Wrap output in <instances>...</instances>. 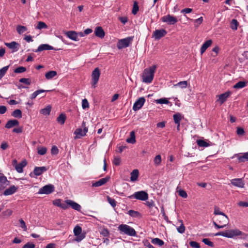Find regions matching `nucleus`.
Listing matches in <instances>:
<instances>
[{
    "mask_svg": "<svg viewBox=\"0 0 248 248\" xmlns=\"http://www.w3.org/2000/svg\"><path fill=\"white\" fill-rule=\"evenodd\" d=\"M156 65H153L152 66L144 70L142 74V81L146 83H150L153 80L154 74L156 69Z\"/></svg>",
    "mask_w": 248,
    "mask_h": 248,
    "instance_id": "nucleus-1",
    "label": "nucleus"
},
{
    "mask_svg": "<svg viewBox=\"0 0 248 248\" xmlns=\"http://www.w3.org/2000/svg\"><path fill=\"white\" fill-rule=\"evenodd\" d=\"M226 231V237L232 238L236 236H239V238L243 240H246L248 237V234L241 231L239 229H231L227 230Z\"/></svg>",
    "mask_w": 248,
    "mask_h": 248,
    "instance_id": "nucleus-2",
    "label": "nucleus"
},
{
    "mask_svg": "<svg viewBox=\"0 0 248 248\" xmlns=\"http://www.w3.org/2000/svg\"><path fill=\"white\" fill-rule=\"evenodd\" d=\"M118 229L121 234H126L130 236H135L137 235L135 229L126 224L120 225L118 227Z\"/></svg>",
    "mask_w": 248,
    "mask_h": 248,
    "instance_id": "nucleus-3",
    "label": "nucleus"
},
{
    "mask_svg": "<svg viewBox=\"0 0 248 248\" xmlns=\"http://www.w3.org/2000/svg\"><path fill=\"white\" fill-rule=\"evenodd\" d=\"M217 221L218 222L219 224L217 223V222L213 221V223L214 225L217 229H221L223 228L227 225H228L229 219L227 216L226 215L225 216L218 217L217 219Z\"/></svg>",
    "mask_w": 248,
    "mask_h": 248,
    "instance_id": "nucleus-4",
    "label": "nucleus"
},
{
    "mask_svg": "<svg viewBox=\"0 0 248 248\" xmlns=\"http://www.w3.org/2000/svg\"><path fill=\"white\" fill-rule=\"evenodd\" d=\"M134 37H128L120 39L117 44L118 49H121L128 47L133 41Z\"/></svg>",
    "mask_w": 248,
    "mask_h": 248,
    "instance_id": "nucleus-5",
    "label": "nucleus"
},
{
    "mask_svg": "<svg viewBox=\"0 0 248 248\" xmlns=\"http://www.w3.org/2000/svg\"><path fill=\"white\" fill-rule=\"evenodd\" d=\"M82 127L83 128L82 130L80 128H77L74 132V134L76 135L75 139H80L82 137H84L86 135L88 132V128L86 126V122L83 121L82 123Z\"/></svg>",
    "mask_w": 248,
    "mask_h": 248,
    "instance_id": "nucleus-6",
    "label": "nucleus"
},
{
    "mask_svg": "<svg viewBox=\"0 0 248 248\" xmlns=\"http://www.w3.org/2000/svg\"><path fill=\"white\" fill-rule=\"evenodd\" d=\"M73 232L76 236L75 240L78 242L81 241L85 237V234L81 233V227L78 225L75 227Z\"/></svg>",
    "mask_w": 248,
    "mask_h": 248,
    "instance_id": "nucleus-7",
    "label": "nucleus"
},
{
    "mask_svg": "<svg viewBox=\"0 0 248 248\" xmlns=\"http://www.w3.org/2000/svg\"><path fill=\"white\" fill-rule=\"evenodd\" d=\"M130 199H136L137 200L145 201L148 198L147 192L144 191H140L135 192L133 195L129 197Z\"/></svg>",
    "mask_w": 248,
    "mask_h": 248,
    "instance_id": "nucleus-8",
    "label": "nucleus"
},
{
    "mask_svg": "<svg viewBox=\"0 0 248 248\" xmlns=\"http://www.w3.org/2000/svg\"><path fill=\"white\" fill-rule=\"evenodd\" d=\"M55 187L53 185L49 184L46 185L39 189L38 193L39 194H49L53 192Z\"/></svg>",
    "mask_w": 248,
    "mask_h": 248,
    "instance_id": "nucleus-9",
    "label": "nucleus"
},
{
    "mask_svg": "<svg viewBox=\"0 0 248 248\" xmlns=\"http://www.w3.org/2000/svg\"><path fill=\"white\" fill-rule=\"evenodd\" d=\"M100 76V71L99 68H95L92 73V86L93 88H95L97 83L99 77Z\"/></svg>",
    "mask_w": 248,
    "mask_h": 248,
    "instance_id": "nucleus-10",
    "label": "nucleus"
},
{
    "mask_svg": "<svg viewBox=\"0 0 248 248\" xmlns=\"http://www.w3.org/2000/svg\"><path fill=\"white\" fill-rule=\"evenodd\" d=\"M161 20L163 22L167 23L169 25H174L177 22V18L170 15L162 17Z\"/></svg>",
    "mask_w": 248,
    "mask_h": 248,
    "instance_id": "nucleus-11",
    "label": "nucleus"
},
{
    "mask_svg": "<svg viewBox=\"0 0 248 248\" xmlns=\"http://www.w3.org/2000/svg\"><path fill=\"white\" fill-rule=\"evenodd\" d=\"M145 102V99L144 97H140L134 103L133 106V109L135 111L139 110L142 107Z\"/></svg>",
    "mask_w": 248,
    "mask_h": 248,
    "instance_id": "nucleus-12",
    "label": "nucleus"
},
{
    "mask_svg": "<svg viewBox=\"0 0 248 248\" xmlns=\"http://www.w3.org/2000/svg\"><path fill=\"white\" fill-rule=\"evenodd\" d=\"M10 184V182L2 173H0V190L5 189Z\"/></svg>",
    "mask_w": 248,
    "mask_h": 248,
    "instance_id": "nucleus-13",
    "label": "nucleus"
},
{
    "mask_svg": "<svg viewBox=\"0 0 248 248\" xmlns=\"http://www.w3.org/2000/svg\"><path fill=\"white\" fill-rule=\"evenodd\" d=\"M167 31L164 29L156 30L153 32V37L156 40H159L167 34Z\"/></svg>",
    "mask_w": 248,
    "mask_h": 248,
    "instance_id": "nucleus-14",
    "label": "nucleus"
},
{
    "mask_svg": "<svg viewBox=\"0 0 248 248\" xmlns=\"http://www.w3.org/2000/svg\"><path fill=\"white\" fill-rule=\"evenodd\" d=\"M236 157L239 162H245L246 161H248V152L246 153H241L234 155L233 157Z\"/></svg>",
    "mask_w": 248,
    "mask_h": 248,
    "instance_id": "nucleus-15",
    "label": "nucleus"
},
{
    "mask_svg": "<svg viewBox=\"0 0 248 248\" xmlns=\"http://www.w3.org/2000/svg\"><path fill=\"white\" fill-rule=\"evenodd\" d=\"M4 44L9 48L12 50V52L17 51L20 47V45L15 41H13L11 43H5Z\"/></svg>",
    "mask_w": 248,
    "mask_h": 248,
    "instance_id": "nucleus-16",
    "label": "nucleus"
},
{
    "mask_svg": "<svg viewBox=\"0 0 248 248\" xmlns=\"http://www.w3.org/2000/svg\"><path fill=\"white\" fill-rule=\"evenodd\" d=\"M65 203L70 205L73 209L78 211H80L81 207L78 203L70 200H67L65 201Z\"/></svg>",
    "mask_w": 248,
    "mask_h": 248,
    "instance_id": "nucleus-17",
    "label": "nucleus"
},
{
    "mask_svg": "<svg viewBox=\"0 0 248 248\" xmlns=\"http://www.w3.org/2000/svg\"><path fill=\"white\" fill-rule=\"evenodd\" d=\"M232 94V92L230 91H228L225 92L224 93L221 94L219 95L218 99L217 101H219L220 104L221 105L224 103L229 97V96Z\"/></svg>",
    "mask_w": 248,
    "mask_h": 248,
    "instance_id": "nucleus-18",
    "label": "nucleus"
},
{
    "mask_svg": "<svg viewBox=\"0 0 248 248\" xmlns=\"http://www.w3.org/2000/svg\"><path fill=\"white\" fill-rule=\"evenodd\" d=\"M18 189V187L14 185L11 186L9 188L6 189L3 193V195L8 196L11 195L16 193Z\"/></svg>",
    "mask_w": 248,
    "mask_h": 248,
    "instance_id": "nucleus-19",
    "label": "nucleus"
},
{
    "mask_svg": "<svg viewBox=\"0 0 248 248\" xmlns=\"http://www.w3.org/2000/svg\"><path fill=\"white\" fill-rule=\"evenodd\" d=\"M54 49V47L48 44H41L36 50H34L35 52H41L43 50H49Z\"/></svg>",
    "mask_w": 248,
    "mask_h": 248,
    "instance_id": "nucleus-20",
    "label": "nucleus"
},
{
    "mask_svg": "<svg viewBox=\"0 0 248 248\" xmlns=\"http://www.w3.org/2000/svg\"><path fill=\"white\" fill-rule=\"evenodd\" d=\"M109 177H106L105 178H102L97 181L92 183V186L93 187H98L102 186L105 184L109 180Z\"/></svg>",
    "mask_w": 248,
    "mask_h": 248,
    "instance_id": "nucleus-21",
    "label": "nucleus"
},
{
    "mask_svg": "<svg viewBox=\"0 0 248 248\" xmlns=\"http://www.w3.org/2000/svg\"><path fill=\"white\" fill-rule=\"evenodd\" d=\"M212 44V41L211 39L205 41L202 46L200 49L201 54L202 55L203 53L206 51L207 48L209 47Z\"/></svg>",
    "mask_w": 248,
    "mask_h": 248,
    "instance_id": "nucleus-22",
    "label": "nucleus"
},
{
    "mask_svg": "<svg viewBox=\"0 0 248 248\" xmlns=\"http://www.w3.org/2000/svg\"><path fill=\"white\" fill-rule=\"evenodd\" d=\"M231 184L238 187L242 188L244 186V183L242 179H233L231 180Z\"/></svg>",
    "mask_w": 248,
    "mask_h": 248,
    "instance_id": "nucleus-23",
    "label": "nucleus"
},
{
    "mask_svg": "<svg viewBox=\"0 0 248 248\" xmlns=\"http://www.w3.org/2000/svg\"><path fill=\"white\" fill-rule=\"evenodd\" d=\"M94 33L96 36L103 38L105 36V32L101 27H97L95 28Z\"/></svg>",
    "mask_w": 248,
    "mask_h": 248,
    "instance_id": "nucleus-24",
    "label": "nucleus"
},
{
    "mask_svg": "<svg viewBox=\"0 0 248 248\" xmlns=\"http://www.w3.org/2000/svg\"><path fill=\"white\" fill-rule=\"evenodd\" d=\"M19 124V122L17 120H10L7 122L5 127L9 129L15 126H18Z\"/></svg>",
    "mask_w": 248,
    "mask_h": 248,
    "instance_id": "nucleus-25",
    "label": "nucleus"
},
{
    "mask_svg": "<svg viewBox=\"0 0 248 248\" xmlns=\"http://www.w3.org/2000/svg\"><path fill=\"white\" fill-rule=\"evenodd\" d=\"M66 35L69 39L72 40H78V34L75 31H68L66 33Z\"/></svg>",
    "mask_w": 248,
    "mask_h": 248,
    "instance_id": "nucleus-26",
    "label": "nucleus"
},
{
    "mask_svg": "<svg viewBox=\"0 0 248 248\" xmlns=\"http://www.w3.org/2000/svg\"><path fill=\"white\" fill-rule=\"evenodd\" d=\"M197 143L199 146L201 147H207L211 145L210 142H207L206 141L202 140H198Z\"/></svg>",
    "mask_w": 248,
    "mask_h": 248,
    "instance_id": "nucleus-27",
    "label": "nucleus"
},
{
    "mask_svg": "<svg viewBox=\"0 0 248 248\" xmlns=\"http://www.w3.org/2000/svg\"><path fill=\"white\" fill-rule=\"evenodd\" d=\"M127 214L132 217L140 218L141 217V215L140 212L133 210H129Z\"/></svg>",
    "mask_w": 248,
    "mask_h": 248,
    "instance_id": "nucleus-28",
    "label": "nucleus"
},
{
    "mask_svg": "<svg viewBox=\"0 0 248 248\" xmlns=\"http://www.w3.org/2000/svg\"><path fill=\"white\" fill-rule=\"evenodd\" d=\"M51 107L50 106H47L45 108L41 109L40 111V113L44 115H48L51 112Z\"/></svg>",
    "mask_w": 248,
    "mask_h": 248,
    "instance_id": "nucleus-29",
    "label": "nucleus"
},
{
    "mask_svg": "<svg viewBox=\"0 0 248 248\" xmlns=\"http://www.w3.org/2000/svg\"><path fill=\"white\" fill-rule=\"evenodd\" d=\"M27 164V162L26 160H23L21 161V162L18 164V165H16V170H22L23 169L24 167H25Z\"/></svg>",
    "mask_w": 248,
    "mask_h": 248,
    "instance_id": "nucleus-30",
    "label": "nucleus"
},
{
    "mask_svg": "<svg viewBox=\"0 0 248 248\" xmlns=\"http://www.w3.org/2000/svg\"><path fill=\"white\" fill-rule=\"evenodd\" d=\"M130 137L126 139V142L132 144L135 143L136 141L134 131H131L130 133Z\"/></svg>",
    "mask_w": 248,
    "mask_h": 248,
    "instance_id": "nucleus-31",
    "label": "nucleus"
},
{
    "mask_svg": "<svg viewBox=\"0 0 248 248\" xmlns=\"http://www.w3.org/2000/svg\"><path fill=\"white\" fill-rule=\"evenodd\" d=\"M48 92V90H42V89L37 90V91H35L34 93H33L31 95L30 98L31 99H34L36 97V96L38 95H39L41 93H45V92Z\"/></svg>",
    "mask_w": 248,
    "mask_h": 248,
    "instance_id": "nucleus-32",
    "label": "nucleus"
},
{
    "mask_svg": "<svg viewBox=\"0 0 248 248\" xmlns=\"http://www.w3.org/2000/svg\"><path fill=\"white\" fill-rule=\"evenodd\" d=\"M57 75V72L55 71H50L45 74V77L47 79H51Z\"/></svg>",
    "mask_w": 248,
    "mask_h": 248,
    "instance_id": "nucleus-33",
    "label": "nucleus"
},
{
    "mask_svg": "<svg viewBox=\"0 0 248 248\" xmlns=\"http://www.w3.org/2000/svg\"><path fill=\"white\" fill-rule=\"evenodd\" d=\"M139 171H131L130 173V181L133 182H135L137 181L138 177L139 176Z\"/></svg>",
    "mask_w": 248,
    "mask_h": 248,
    "instance_id": "nucleus-34",
    "label": "nucleus"
},
{
    "mask_svg": "<svg viewBox=\"0 0 248 248\" xmlns=\"http://www.w3.org/2000/svg\"><path fill=\"white\" fill-rule=\"evenodd\" d=\"M151 242L153 244L158 245L160 247L163 246L164 244V242L163 240L158 238H155L152 239L151 240Z\"/></svg>",
    "mask_w": 248,
    "mask_h": 248,
    "instance_id": "nucleus-35",
    "label": "nucleus"
},
{
    "mask_svg": "<svg viewBox=\"0 0 248 248\" xmlns=\"http://www.w3.org/2000/svg\"><path fill=\"white\" fill-rule=\"evenodd\" d=\"M174 122L175 124L180 123V121L182 120L183 116L179 113H177L173 116Z\"/></svg>",
    "mask_w": 248,
    "mask_h": 248,
    "instance_id": "nucleus-36",
    "label": "nucleus"
},
{
    "mask_svg": "<svg viewBox=\"0 0 248 248\" xmlns=\"http://www.w3.org/2000/svg\"><path fill=\"white\" fill-rule=\"evenodd\" d=\"M27 31V28L21 25H17L16 27V31L18 34H21Z\"/></svg>",
    "mask_w": 248,
    "mask_h": 248,
    "instance_id": "nucleus-37",
    "label": "nucleus"
},
{
    "mask_svg": "<svg viewBox=\"0 0 248 248\" xmlns=\"http://www.w3.org/2000/svg\"><path fill=\"white\" fill-rule=\"evenodd\" d=\"M178 221L181 223V225L179 227L177 228V230L180 233H183L186 230L185 226L183 223L182 220L180 219Z\"/></svg>",
    "mask_w": 248,
    "mask_h": 248,
    "instance_id": "nucleus-38",
    "label": "nucleus"
},
{
    "mask_svg": "<svg viewBox=\"0 0 248 248\" xmlns=\"http://www.w3.org/2000/svg\"><path fill=\"white\" fill-rule=\"evenodd\" d=\"M66 120L65 115L62 113L57 118V122L61 124H63Z\"/></svg>",
    "mask_w": 248,
    "mask_h": 248,
    "instance_id": "nucleus-39",
    "label": "nucleus"
},
{
    "mask_svg": "<svg viewBox=\"0 0 248 248\" xmlns=\"http://www.w3.org/2000/svg\"><path fill=\"white\" fill-rule=\"evenodd\" d=\"M12 116L15 118H21L22 117V112L20 109H16L12 112Z\"/></svg>",
    "mask_w": 248,
    "mask_h": 248,
    "instance_id": "nucleus-40",
    "label": "nucleus"
},
{
    "mask_svg": "<svg viewBox=\"0 0 248 248\" xmlns=\"http://www.w3.org/2000/svg\"><path fill=\"white\" fill-rule=\"evenodd\" d=\"M187 86V82L186 81H180L173 85L174 87H179L182 89L186 88Z\"/></svg>",
    "mask_w": 248,
    "mask_h": 248,
    "instance_id": "nucleus-41",
    "label": "nucleus"
},
{
    "mask_svg": "<svg viewBox=\"0 0 248 248\" xmlns=\"http://www.w3.org/2000/svg\"><path fill=\"white\" fill-rule=\"evenodd\" d=\"M246 86V83L245 81H239L233 86V88L235 89H241Z\"/></svg>",
    "mask_w": 248,
    "mask_h": 248,
    "instance_id": "nucleus-42",
    "label": "nucleus"
},
{
    "mask_svg": "<svg viewBox=\"0 0 248 248\" xmlns=\"http://www.w3.org/2000/svg\"><path fill=\"white\" fill-rule=\"evenodd\" d=\"M155 102L156 104H168L170 103L166 98H161L160 99H156L155 100Z\"/></svg>",
    "mask_w": 248,
    "mask_h": 248,
    "instance_id": "nucleus-43",
    "label": "nucleus"
},
{
    "mask_svg": "<svg viewBox=\"0 0 248 248\" xmlns=\"http://www.w3.org/2000/svg\"><path fill=\"white\" fill-rule=\"evenodd\" d=\"M9 68V66H6L0 69V79H1L6 73Z\"/></svg>",
    "mask_w": 248,
    "mask_h": 248,
    "instance_id": "nucleus-44",
    "label": "nucleus"
},
{
    "mask_svg": "<svg viewBox=\"0 0 248 248\" xmlns=\"http://www.w3.org/2000/svg\"><path fill=\"white\" fill-rule=\"evenodd\" d=\"M47 28V26L46 24L42 21H39L38 23L37 26L36 27V29L38 30H41L43 29H46Z\"/></svg>",
    "mask_w": 248,
    "mask_h": 248,
    "instance_id": "nucleus-45",
    "label": "nucleus"
},
{
    "mask_svg": "<svg viewBox=\"0 0 248 248\" xmlns=\"http://www.w3.org/2000/svg\"><path fill=\"white\" fill-rule=\"evenodd\" d=\"M161 156L160 155H158L155 156L154 159V162L155 165L158 166L160 164L161 162Z\"/></svg>",
    "mask_w": 248,
    "mask_h": 248,
    "instance_id": "nucleus-46",
    "label": "nucleus"
},
{
    "mask_svg": "<svg viewBox=\"0 0 248 248\" xmlns=\"http://www.w3.org/2000/svg\"><path fill=\"white\" fill-rule=\"evenodd\" d=\"M139 7L138 6V3L137 1H134L133 6V9L132 10V13L135 15L137 14L138 11H139Z\"/></svg>",
    "mask_w": 248,
    "mask_h": 248,
    "instance_id": "nucleus-47",
    "label": "nucleus"
},
{
    "mask_svg": "<svg viewBox=\"0 0 248 248\" xmlns=\"http://www.w3.org/2000/svg\"><path fill=\"white\" fill-rule=\"evenodd\" d=\"M145 204L149 208L151 209L155 208L156 210H157V208L155 206V202L153 200L147 201Z\"/></svg>",
    "mask_w": 248,
    "mask_h": 248,
    "instance_id": "nucleus-48",
    "label": "nucleus"
},
{
    "mask_svg": "<svg viewBox=\"0 0 248 248\" xmlns=\"http://www.w3.org/2000/svg\"><path fill=\"white\" fill-rule=\"evenodd\" d=\"M238 23L236 19H232L231 23V28L233 30H236L237 29Z\"/></svg>",
    "mask_w": 248,
    "mask_h": 248,
    "instance_id": "nucleus-49",
    "label": "nucleus"
},
{
    "mask_svg": "<svg viewBox=\"0 0 248 248\" xmlns=\"http://www.w3.org/2000/svg\"><path fill=\"white\" fill-rule=\"evenodd\" d=\"M107 201L108 202V203L113 207H115L116 206V201L114 199H112V198L109 197V196H108L107 197Z\"/></svg>",
    "mask_w": 248,
    "mask_h": 248,
    "instance_id": "nucleus-50",
    "label": "nucleus"
},
{
    "mask_svg": "<svg viewBox=\"0 0 248 248\" xmlns=\"http://www.w3.org/2000/svg\"><path fill=\"white\" fill-rule=\"evenodd\" d=\"M26 70V68L23 66H19L16 68L14 70L16 73H21L24 72Z\"/></svg>",
    "mask_w": 248,
    "mask_h": 248,
    "instance_id": "nucleus-51",
    "label": "nucleus"
},
{
    "mask_svg": "<svg viewBox=\"0 0 248 248\" xmlns=\"http://www.w3.org/2000/svg\"><path fill=\"white\" fill-rule=\"evenodd\" d=\"M202 242H203L205 245H208L211 247H213L214 245V243L210 241V240L208 238H204L202 240Z\"/></svg>",
    "mask_w": 248,
    "mask_h": 248,
    "instance_id": "nucleus-52",
    "label": "nucleus"
},
{
    "mask_svg": "<svg viewBox=\"0 0 248 248\" xmlns=\"http://www.w3.org/2000/svg\"><path fill=\"white\" fill-rule=\"evenodd\" d=\"M19 221L20 224V227L22 228L24 231H26L27 230V227L25 221L22 218L19 219Z\"/></svg>",
    "mask_w": 248,
    "mask_h": 248,
    "instance_id": "nucleus-53",
    "label": "nucleus"
},
{
    "mask_svg": "<svg viewBox=\"0 0 248 248\" xmlns=\"http://www.w3.org/2000/svg\"><path fill=\"white\" fill-rule=\"evenodd\" d=\"M214 214L215 215H221L222 216L226 215L224 213L220 211L219 208L217 207H215Z\"/></svg>",
    "mask_w": 248,
    "mask_h": 248,
    "instance_id": "nucleus-54",
    "label": "nucleus"
},
{
    "mask_svg": "<svg viewBox=\"0 0 248 248\" xmlns=\"http://www.w3.org/2000/svg\"><path fill=\"white\" fill-rule=\"evenodd\" d=\"M19 82L25 84L27 85H29L31 84V80L29 78H22L19 79Z\"/></svg>",
    "mask_w": 248,
    "mask_h": 248,
    "instance_id": "nucleus-55",
    "label": "nucleus"
},
{
    "mask_svg": "<svg viewBox=\"0 0 248 248\" xmlns=\"http://www.w3.org/2000/svg\"><path fill=\"white\" fill-rule=\"evenodd\" d=\"M46 148L43 147L38 149L37 153L40 155H44L46 153Z\"/></svg>",
    "mask_w": 248,
    "mask_h": 248,
    "instance_id": "nucleus-56",
    "label": "nucleus"
},
{
    "mask_svg": "<svg viewBox=\"0 0 248 248\" xmlns=\"http://www.w3.org/2000/svg\"><path fill=\"white\" fill-rule=\"evenodd\" d=\"M82 107L83 109L89 108V105L88 100L86 99H84L82 101Z\"/></svg>",
    "mask_w": 248,
    "mask_h": 248,
    "instance_id": "nucleus-57",
    "label": "nucleus"
},
{
    "mask_svg": "<svg viewBox=\"0 0 248 248\" xmlns=\"http://www.w3.org/2000/svg\"><path fill=\"white\" fill-rule=\"evenodd\" d=\"M178 193L180 196H181L182 198H186L187 197V194L184 190L180 189L178 190Z\"/></svg>",
    "mask_w": 248,
    "mask_h": 248,
    "instance_id": "nucleus-58",
    "label": "nucleus"
},
{
    "mask_svg": "<svg viewBox=\"0 0 248 248\" xmlns=\"http://www.w3.org/2000/svg\"><path fill=\"white\" fill-rule=\"evenodd\" d=\"M43 171H31L30 173V176L31 177H36L42 174Z\"/></svg>",
    "mask_w": 248,
    "mask_h": 248,
    "instance_id": "nucleus-59",
    "label": "nucleus"
},
{
    "mask_svg": "<svg viewBox=\"0 0 248 248\" xmlns=\"http://www.w3.org/2000/svg\"><path fill=\"white\" fill-rule=\"evenodd\" d=\"M189 244L193 248H200V244L196 241H190Z\"/></svg>",
    "mask_w": 248,
    "mask_h": 248,
    "instance_id": "nucleus-60",
    "label": "nucleus"
},
{
    "mask_svg": "<svg viewBox=\"0 0 248 248\" xmlns=\"http://www.w3.org/2000/svg\"><path fill=\"white\" fill-rule=\"evenodd\" d=\"M203 21L202 17H200L198 19H196L194 20L195 26L196 27L199 26Z\"/></svg>",
    "mask_w": 248,
    "mask_h": 248,
    "instance_id": "nucleus-61",
    "label": "nucleus"
},
{
    "mask_svg": "<svg viewBox=\"0 0 248 248\" xmlns=\"http://www.w3.org/2000/svg\"><path fill=\"white\" fill-rule=\"evenodd\" d=\"M237 134L239 136H242L244 135L245 132L244 129L241 127H237Z\"/></svg>",
    "mask_w": 248,
    "mask_h": 248,
    "instance_id": "nucleus-62",
    "label": "nucleus"
},
{
    "mask_svg": "<svg viewBox=\"0 0 248 248\" xmlns=\"http://www.w3.org/2000/svg\"><path fill=\"white\" fill-rule=\"evenodd\" d=\"M51 153L52 155H57L59 153V150L56 146H53L51 150Z\"/></svg>",
    "mask_w": 248,
    "mask_h": 248,
    "instance_id": "nucleus-63",
    "label": "nucleus"
},
{
    "mask_svg": "<svg viewBox=\"0 0 248 248\" xmlns=\"http://www.w3.org/2000/svg\"><path fill=\"white\" fill-rule=\"evenodd\" d=\"M35 247L34 244L28 242L22 248H35Z\"/></svg>",
    "mask_w": 248,
    "mask_h": 248,
    "instance_id": "nucleus-64",
    "label": "nucleus"
}]
</instances>
